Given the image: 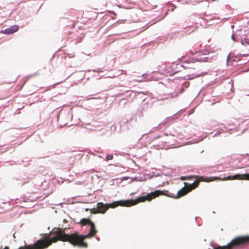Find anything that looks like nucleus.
<instances>
[{
    "instance_id": "f257e3e1",
    "label": "nucleus",
    "mask_w": 249,
    "mask_h": 249,
    "mask_svg": "<svg viewBox=\"0 0 249 249\" xmlns=\"http://www.w3.org/2000/svg\"><path fill=\"white\" fill-rule=\"evenodd\" d=\"M80 223L82 225L88 224L90 226L89 232L83 236L79 235L77 233L71 234L65 233L64 230L61 228H54L46 235L47 240H41L38 242V244L44 245V248H48L53 243H56L58 241L63 242H69L74 246L81 248H87L88 244L84 241V240L88 238L94 237L97 233L94 224L90 221V219H81Z\"/></svg>"
},
{
    "instance_id": "f03ea898",
    "label": "nucleus",
    "mask_w": 249,
    "mask_h": 249,
    "mask_svg": "<svg viewBox=\"0 0 249 249\" xmlns=\"http://www.w3.org/2000/svg\"><path fill=\"white\" fill-rule=\"evenodd\" d=\"M164 195L163 191L156 190L154 192L148 194L145 196H140L135 199L121 200L114 201L109 204H104L103 202H98L96 207L90 210L92 213H105L109 208H115L118 206L131 207L137 204L140 202H143L145 201H150L157 197Z\"/></svg>"
},
{
    "instance_id": "7ed1b4c3",
    "label": "nucleus",
    "mask_w": 249,
    "mask_h": 249,
    "mask_svg": "<svg viewBox=\"0 0 249 249\" xmlns=\"http://www.w3.org/2000/svg\"><path fill=\"white\" fill-rule=\"evenodd\" d=\"M188 178H195L196 180L193 183L189 184L188 185H187V183L184 182L185 187L182 188L178 192L177 196L176 198L180 197L187 194L190 191L197 187L199 182L201 181L211 182L216 180H222V178L218 177L205 178L203 176H195L188 177Z\"/></svg>"
},
{
    "instance_id": "20e7f679",
    "label": "nucleus",
    "mask_w": 249,
    "mask_h": 249,
    "mask_svg": "<svg viewBox=\"0 0 249 249\" xmlns=\"http://www.w3.org/2000/svg\"><path fill=\"white\" fill-rule=\"evenodd\" d=\"M208 53V51L207 50L196 52L193 54V56L189 59H187L186 56H183L181 58V61L186 63V65H182V66L185 69H195L196 65L194 64L196 62H206L208 61L209 58L207 56Z\"/></svg>"
},
{
    "instance_id": "39448f33",
    "label": "nucleus",
    "mask_w": 249,
    "mask_h": 249,
    "mask_svg": "<svg viewBox=\"0 0 249 249\" xmlns=\"http://www.w3.org/2000/svg\"><path fill=\"white\" fill-rule=\"evenodd\" d=\"M249 242V236H239L235 238L227 246H218L214 249H232L234 247H237Z\"/></svg>"
},
{
    "instance_id": "423d86ee",
    "label": "nucleus",
    "mask_w": 249,
    "mask_h": 249,
    "mask_svg": "<svg viewBox=\"0 0 249 249\" xmlns=\"http://www.w3.org/2000/svg\"><path fill=\"white\" fill-rule=\"evenodd\" d=\"M222 180H234V179H239V180H249V174H245L242 175L236 174L234 176H229L227 177H224L222 179Z\"/></svg>"
},
{
    "instance_id": "0eeeda50",
    "label": "nucleus",
    "mask_w": 249,
    "mask_h": 249,
    "mask_svg": "<svg viewBox=\"0 0 249 249\" xmlns=\"http://www.w3.org/2000/svg\"><path fill=\"white\" fill-rule=\"evenodd\" d=\"M41 240H47V238L45 237V239H39L36 242H35L33 245H25L24 247H21L18 249H46V248H44V245H42V244H37L38 242L39 241ZM4 249H6L5 248Z\"/></svg>"
},
{
    "instance_id": "6e6552de",
    "label": "nucleus",
    "mask_w": 249,
    "mask_h": 249,
    "mask_svg": "<svg viewBox=\"0 0 249 249\" xmlns=\"http://www.w3.org/2000/svg\"><path fill=\"white\" fill-rule=\"evenodd\" d=\"M10 29L11 32H10L9 33H12L13 34L18 30V25L12 26L10 28Z\"/></svg>"
},
{
    "instance_id": "1a4fd4ad",
    "label": "nucleus",
    "mask_w": 249,
    "mask_h": 249,
    "mask_svg": "<svg viewBox=\"0 0 249 249\" xmlns=\"http://www.w3.org/2000/svg\"><path fill=\"white\" fill-rule=\"evenodd\" d=\"M178 96V93H170L169 95V97L168 98H173L174 97H176Z\"/></svg>"
},
{
    "instance_id": "9d476101",
    "label": "nucleus",
    "mask_w": 249,
    "mask_h": 249,
    "mask_svg": "<svg viewBox=\"0 0 249 249\" xmlns=\"http://www.w3.org/2000/svg\"><path fill=\"white\" fill-rule=\"evenodd\" d=\"M10 32H11L10 28H8V29H6L5 30V32L6 33V34H12V33H9Z\"/></svg>"
},
{
    "instance_id": "9b49d317",
    "label": "nucleus",
    "mask_w": 249,
    "mask_h": 249,
    "mask_svg": "<svg viewBox=\"0 0 249 249\" xmlns=\"http://www.w3.org/2000/svg\"><path fill=\"white\" fill-rule=\"evenodd\" d=\"M186 178L185 177H181L180 178V179H181V180H185V179H186Z\"/></svg>"
},
{
    "instance_id": "f8f14e48",
    "label": "nucleus",
    "mask_w": 249,
    "mask_h": 249,
    "mask_svg": "<svg viewBox=\"0 0 249 249\" xmlns=\"http://www.w3.org/2000/svg\"><path fill=\"white\" fill-rule=\"evenodd\" d=\"M64 222H66V219H64Z\"/></svg>"
}]
</instances>
